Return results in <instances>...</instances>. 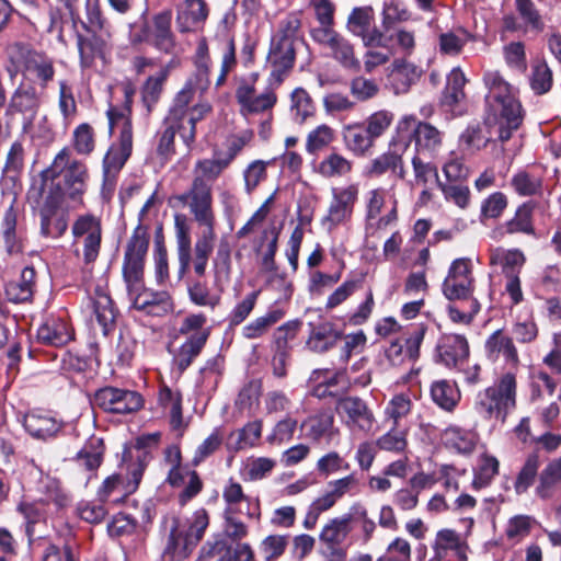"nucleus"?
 <instances>
[{"label": "nucleus", "mask_w": 561, "mask_h": 561, "mask_svg": "<svg viewBox=\"0 0 561 561\" xmlns=\"http://www.w3.org/2000/svg\"><path fill=\"white\" fill-rule=\"evenodd\" d=\"M410 18L411 13L398 0H389L383 3L382 26L385 31H389L397 22H405L410 20Z\"/></svg>", "instance_id": "nucleus-57"}, {"label": "nucleus", "mask_w": 561, "mask_h": 561, "mask_svg": "<svg viewBox=\"0 0 561 561\" xmlns=\"http://www.w3.org/2000/svg\"><path fill=\"white\" fill-rule=\"evenodd\" d=\"M358 190L355 185L345 188H333L332 201L328 214L322 219V225L329 230L335 228L352 216L354 204L357 199Z\"/></svg>", "instance_id": "nucleus-14"}, {"label": "nucleus", "mask_w": 561, "mask_h": 561, "mask_svg": "<svg viewBox=\"0 0 561 561\" xmlns=\"http://www.w3.org/2000/svg\"><path fill=\"white\" fill-rule=\"evenodd\" d=\"M289 535H270L261 542V551L265 561H275L284 554L288 546Z\"/></svg>", "instance_id": "nucleus-62"}, {"label": "nucleus", "mask_w": 561, "mask_h": 561, "mask_svg": "<svg viewBox=\"0 0 561 561\" xmlns=\"http://www.w3.org/2000/svg\"><path fill=\"white\" fill-rule=\"evenodd\" d=\"M431 398L440 409L450 412L457 407L460 392L454 382L437 380L431 386Z\"/></svg>", "instance_id": "nucleus-34"}, {"label": "nucleus", "mask_w": 561, "mask_h": 561, "mask_svg": "<svg viewBox=\"0 0 561 561\" xmlns=\"http://www.w3.org/2000/svg\"><path fill=\"white\" fill-rule=\"evenodd\" d=\"M301 13L290 12L279 22L272 36L267 60L272 66V76L282 81V76L294 67L296 47L302 43Z\"/></svg>", "instance_id": "nucleus-3"}, {"label": "nucleus", "mask_w": 561, "mask_h": 561, "mask_svg": "<svg viewBox=\"0 0 561 561\" xmlns=\"http://www.w3.org/2000/svg\"><path fill=\"white\" fill-rule=\"evenodd\" d=\"M352 169V163L339 153L329 154L319 164V172L325 178L342 176L348 173Z\"/></svg>", "instance_id": "nucleus-53"}, {"label": "nucleus", "mask_w": 561, "mask_h": 561, "mask_svg": "<svg viewBox=\"0 0 561 561\" xmlns=\"http://www.w3.org/2000/svg\"><path fill=\"white\" fill-rule=\"evenodd\" d=\"M342 136L345 147L356 156H364L375 142L363 123L344 126Z\"/></svg>", "instance_id": "nucleus-31"}, {"label": "nucleus", "mask_w": 561, "mask_h": 561, "mask_svg": "<svg viewBox=\"0 0 561 561\" xmlns=\"http://www.w3.org/2000/svg\"><path fill=\"white\" fill-rule=\"evenodd\" d=\"M444 439L447 447L456 450L459 454H471L477 444V435L457 426L446 428Z\"/></svg>", "instance_id": "nucleus-35"}, {"label": "nucleus", "mask_w": 561, "mask_h": 561, "mask_svg": "<svg viewBox=\"0 0 561 561\" xmlns=\"http://www.w3.org/2000/svg\"><path fill=\"white\" fill-rule=\"evenodd\" d=\"M229 165V159L198 160L194 169V179H202L205 183H213Z\"/></svg>", "instance_id": "nucleus-46"}, {"label": "nucleus", "mask_w": 561, "mask_h": 561, "mask_svg": "<svg viewBox=\"0 0 561 561\" xmlns=\"http://www.w3.org/2000/svg\"><path fill=\"white\" fill-rule=\"evenodd\" d=\"M81 24L89 35L78 34L77 45L80 66L87 69L94 65L96 58H105L111 38V25L101 11L99 0L85 1V20L81 21Z\"/></svg>", "instance_id": "nucleus-4"}, {"label": "nucleus", "mask_w": 561, "mask_h": 561, "mask_svg": "<svg viewBox=\"0 0 561 561\" xmlns=\"http://www.w3.org/2000/svg\"><path fill=\"white\" fill-rule=\"evenodd\" d=\"M353 520L352 514H344L341 517L331 519L322 529L319 540L325 545L327 552L332 557L342 558L344 556L343 549L340 545L351 533V522Z\"/></svg>", "instance_id": "nucleus-16"}, {"label": "nucleus", "mask_w": 561, "mask_h": 561, "mask_svg": "<svg viewBox=\"0 0 561 561\" xmlns=\"http://www.w3.org/2000/svg\"><path fill=\"white\" fill-rule=\"evenodd\" d=\"M103 456V440L101 438H91L84 447L77 454V461L88 470H94L100 467Z\"/></svg>", "instance_id": "nucleus-44"}, {"label": "nucleus", "mask_w": 561, "mask_h": 561, "mask_svg": "<svg viewBox=\"0 0 561 561\" xmlns=\"http://www.w3.org/2000/svg\"><path fill=\"white\" fill-rule=\"evenodd\" d=\"M285 312L279 309H270L264 316L255 318L242 329L243 337L255 340L263 336L270 328L283 319Z\"/></svg>", "instance_id": "nucleus-36"}, {"label": "nucleus", "mask_w": 561, "mask_h": 561, "mask_svg": "<svg viewBox=\"0 0 561 561\" xmlns=\"http://www.w3.org/2000/svg\"><path fill=\"white\" fill-rule=\"evenodd\" d=\"M190 300L199 307L214 310L221 300L219 294L211 290L206 282L195 280L187 288Z\"/></svg>", "instance_id": "nucleus-40"}, {"label": "nucleus", "mask_w": 561, "mask_h": 561, "mask_svg": "<svg viewBox=\"0 0 561 561\" xmlns=\"http://www.w3.org/2000/svg\"><path fill=\"white\" fill-rule=\"evenodd\" d=\"M167 75V71H161L158 76L149 77L146 80L142 87L141 96L148 112H151L152 107L159 101Z\"/></svg>", "instance_id": "nucleus-51"}, {"label": "nucleus", "mask_w": 561, "mask_h": 561, "mask_svg": "<svg viewBox=\"0 0 561 561\" xmlns=\"http://www.w3.org/2000/svg\"><path fill=\"white\" fill-rule=\"evenodd\" d=\"M194 548V545H188V542H186V535L180 529V519L173 518L168 540L163 550V557L169 558L170 560L184 559L192 552Z\"/></svg>", "instance_id": "nucleus-33"}, {"label": "nucleus", "mask_w": 561, "mask_h": 561, "mask_svg": "<svg viewBox=\"0 0 561 561\" xmlns=\"http://www.w3.org/2000/svg\"><path fill=\"white\" fill-rule=\"evenodd\" d=\"M290 111L294 119L299 124L304 123L309 116L313 115V102L308 92L302 88H297L291 93Z\"/></svg>", "instance_id": "nucleus-45"}, {"label": "nucleus", "mask_w": 561, "mask_h": 561, "mask_svg": "<svg viewBox=\"0 0 561 561\" xmlns=\"http://www.w3.org/2000/svg\"><path fill=\"white\" fill-rule=\"evenodd\" d=\"M173 207L186 206L194 220L202 227L215 228L213 208V186L202 179H193L190 188L183 194L175 195L170 201Z\"/></svg>", "instance_id": "nucleus-9"}, {"label": "nucleus", "mask_w": 561, "mask_h": 561, "mask_svg": "<svg viewBox=\"0 0 561 561\" xmlns=\"http://www.w3.org/2000/svg\"><path fill=\"white\" fill-rule=\"evenodd\" d=\"M404 152V145H390L387 152L380 154L370 162L368 169L369 174L379 176L391 171L397 178L403 180L407 174L402 159Z\"/></svg>", "instance_id": "nucleus-23"}, {"label": "nucleus", "mask_w": 561, "mask_h": 561, "mask_svg": "<svg viewBox=\"0 0 561 561\" xmlns=\"http://www.w3.org/2000/svg\"><path fill=\"white\" fill-rule=\"evenodd\" d=\"M374 20L370 7L354 8L347 19V28L355 36L363 35L369 30Z\"/></svg>", "instance_id": "nucleus-52"}, {"label": "nucleus", "mask_w": 561, "mask_h": 561, "mask_svg": "<svg viewBox=\"0 0 561 561\" xmlns=\"http://www.w3.org/2000/svg\"><path fill=\"white\" fill-rule=\"evenodd\" d=\"M561 482V457L550 461L539 474L536 494L546 500L551 497L553 488Z\"/></svg>", "instance_id": "nucleus-39"}, {"label": "nucleus", "mask_w": 561, "mask_h": 561, "mask_svg": "<svg viewBox=\"0 0 561 561\" xmlns=\"http://www.w3.org/2000/svg\"><path fill=\"white\" fill-rule=\"evenodd\" d=\"M466 81V77L459 68H454L450 71L442 96L444 105L454 107L465 99L463 87Z\"/></svg>", "instance_id": "nucleus-37"}, {"label": "nucleus", "mask_w": 561, "mask_h": 561, "mask_svg": "<svg viewBox=\"0 0 561 561\" xmlns=\"http://www.w3.org/2000/svg\"><path fill=\"white\" fill-rule=\"evenodd\" d=\"M18 511L24 518L28 543L32 545L36 539H43L47 522L45 504L42 502L21 503Z\"/></svg>", "instance_id": "nucleus-21"}, {"label": "nucleus", "mask_w": 561, "mask_h": 561, "mask_svg": "<svg viewBox=\"0 0 561 561\" xmlns=\"http://www.w3.org/2000/svg\"><path fill=\"white\" fill-rule=\"evenodd\" d=\"M23 426L31 436L37 439H47L60 431L62 423L50 412L33 410L24 415Z\"/></svg>", "instance_id": "nucleus-18"}, {"label": "nucleus", "mask_w": 561, "mask_h": 561, "mask_svg": "<svg viewBox=\"0 0 561 561\" xmlns=\"http://www.w3.org/2000/svg\"><path fill=\"white\" fill-rule=\"evenodd\" d=\"M209 336V329L193 333L188 339L180 346L179 351L174 355V364L176 365L180 373L186 370L193 360L201 354Z\"/></svg>", "instance_id": "nucleus-27"}, {"label": "nucleus", "mask_w": 561, "mask_h": 561, "mask_svg": "<svg viewBox=\"0 0 561 561\" xmlns=\"http://www.w3.org/2000/svg\"><path fill=\"white\" fill-rule=\"evenodd\" d=\"M433 550L435 552V558L438 560L444 558L447 550H456L459 557L465 558L461 553L462 542L460 537L451 529H442L437 533Z\"/></svg>", "instance_id": "nucleus-43"}, {"label": "nucleus", "mask_w": 561, "mask_h": 561, "mask_svg": "<svg viewBox=\"0 0 561 561\" xmlns=\"http://www.w3.org/2000/svg\"><path fill=\"white\" fill-rule=\"evenodd\" d=\"M332 58L346 70H360V61L355 56L354 46L343 36H340L330 47Z\"/></svg>", "instance_id": "nucleus-38"}, {"label": "nucleus", "mask_w": 561, "mask_h": 561, "mask_svg": "<svg viewBox=\"0 0 561 561\" xmlns=\"http://www.w3.org/2000/svg\"><path fill=\"white\" fill-rule=\"evenodd\" d=\"M93 403L105 412L124 414L141 409L144 400L136 391L104 387L94 393Z\"/></svg>", "instance_id": "nucleus-10"}, {"label": "nucleus", "mask_w": 561, "mask_h": 561, "mask_svg": "<svg viewBox=\"0 0 561 561\" xmlns=\"http://www.w3.org/2000/svg\"><path fill=\"white\" fill-rule=\"evenodd\" d=\"M438 354L442 362L448 366L453 367L458 364L459 360H462L469 355V345L463 335L459 334H449L445 335L439 345H438Z\"/></svg>", "instance_id": "nucleus-29"}, {"label": "nucleus", "mask_w": 561, "mask_h": 561, "mask_svg": "<svg viewBox=\"0 0 561 561\" xmlns=\"http://www.w3.org/2000/svg\"><path fill=\"white\" fill-rule=\"evenodd\" d=\"M530 388L531 401H538L543 398L545 393L552 396L557 389V382L548 373L539 370L533 375Z\"/></svg>", "instance_id": "nucleus-61"}, {"label": "nucleus", "mask_w": 561, "mask_h": 561, "mask_svg": "<svg viewBox=\"0 0 561 561\" xmlns=\"http://www.w3.org/2000/svg\"><path fill=\"white\" fill-rule=\"evenodd\" d=\"M414 144L416 153L434 157L442 147L443 133L430 123L421 122L415 129Z\"/></svg>", "instance_id": "nucleus-28"}, {"label": "nucleus", "mask_w": 561, "mask_h": 561, "mask_svg": "<svg viewBox=\"0 0 561 561\" xmlns=\"http://www.w3.org/2000/svg\"><path fill=\"white\" fill-rule=\"evenodd\" d=\"M35 276L36 272L33 267H24L18 280L7 284L5 296L8 300L14 304L30 301L34 294Z\"/></svg>", "instance_id": "nucleus-30"}, {"label": "nucleus", "mask_w": 561, "mask_h": 561, "mask_svg": "<svg viewBox=\"0 0 561 561\" xmlns=\"http://www.w3.org/2000/svg\"><path fill=\"white\" fill-rule=\"evenodd\" d=\"M516 407V378L504 374L493 386L479 392L474 408L484 419L505 422L508 413Z\"/></svg>", "instance_id": "nucleus-6"}, {"label": "nucleus", "mask_w": 561, "mask_h": 561, "mask_svg": "<svg viewBox=\"0 0 561 561\" xmlns=\"http://www.w3.org/2000/svg\"><path fill=\"white\" fill-rule=\"evenodd\" d=\"M394 115L387 110H380L370 114L363 123L374 140L385 134L393 122Z\"/></svg>", "instance_id": "nucleus-55"}, {"label": "nucleus", "mask_w": 561, "mask_h": 561, "mask_svg": "<svg viewBox=\"0 0 561 561\" xmlns=\"http://www.w3.org/2000/svg\"><path fill=\"white\" fill-rule=\"evenodd\" d=\"M153 203L154 194H152L141 207L138 214V225L126 244L123 260V277L130 284L129 286L137 285L142 276L150 241L148 227L142 224V220Z\"/></svg>", "instance_id": "nucleus-8"}, {"label": "nucleus", "mask_w": 561, "mask_h": 561, "mask_svg": "<svg viewBox=\"0 0 561 561\" xmlns=\"http://www.w3.org/2000/svg\"><path fill=\"white\" fill-rule=\"evenodd\" d=\"M124 280L127 284L129 295L133 296V307L135 309L154 317L164 316L172 310L171 298L167 291L141 288L142 278L134 286H129L130 284L125 278Z\"/></svg>", "instance_id": "nucleus-12"}, {"label": "nucleus", "mask_w": 561, "mask_h": 561, "mask_svg": "<svg viewBox=\"0 0 561 561\" xmlns=\"http://www.w3.org/2000/svg\"><path fill=\"white\" fill-rule=\"evenodd\" d=\"M535 205L531 202L522 204L515 211L512 219L507 220L501 226L502 233L515 234L525 233L529 236L535 234V227L533 224V214Z\"/></svg>", "instance_id": "nucleus-32"}, {"label": "nucleus", "mask_w": 561, "mask_h": 561, "mask_svg": "<svg viewBox=\"0 0 561 561\" xmlns=\"http://www.w3.org/2000/svg\"><path fill=\"white\" fill-rule=\"evenodd\" d=\"M58 209H54L46 218L43 217V207L39 210L41 216V233L45 237L59 238L68 228V219L65 215H59L56 218Z\"/></svg>", "instance_id": "nucleus-54"}, {"label": "nucleus", "mask_w": 561, "mask_h": 561, "mask_svg": "<svg viewBox=\"0 0 561 561\" xmlns=\"http://www.w3.org/2000/svg\"><path fill=\"white\" fill-rule=\"evenodd\" d=\"M72 144L79 154L89 156L95 147V134L92 126L88 123L77 126L73 130Z\"/></svg>", "instance_id": "nucleus-48"}, {"label": "nucleus", "mask_w": 561, "mask_h": 561, "mask_svg": "<svg viewBox=\"0 0 561 561\" xmlns=\"http://www.w3.org/2000/svg\"><path fill=\"white\" fill-rule=\"evenodd\" d=\"M36 339L43 345L64 347L73 340V332L62 318L48 317L38 327Z\"/></svg>", "instance_id": "nucleus-17"}, {"label": "nucleus", "mask_w": 561, "mask_h": 561, "mask_svg": "<svg viewBox=\"0 0 561 561\" xmlns=\"http://www.w3.org/2000/svg\"><path fill=\"white\" fill-rule=\"evenodd\" d=\"M539 468V457L537 454H530L523 468L520 469L514 488L517 494L525 493L529 486L534 483Z\"/></svg>", "instance_id": "nucleus-49"}, {"label": "nucleus", "mask_w": 561, "mask_h": 561, "mask_svg": "<svg viewBox=\"0 0 561 561\" xmlns=\"http://www.w3.org/2000/svg\"><path fill=\"white\" fill-rule=\"evenodd\" d=\"M336 411L347 416V424L356 426L360 431H369L374 416L367 404L358 397H346L337 401Z\"/></svg>", "instance_id": "nucleus-20"}, {"label": "nucleus", "mask_w": 561, "mask_h": 561, "mask_svg": "<svg viewBox=\"0 0 561 561\" xmlns=\"http://www.w3.org/2000/svg\"><path fill=\"white\" fill-rule=\"evenodd\" d=\"M133 135L128 126L119 133L118 145H112L103 158V175L105 179L116 175L131 154Z\"/></svg>", "instance_id": "nucleus-19"}, {"label": "nucleus", "mask_w": 561, "mask_h": 561, "mask_svg": "<svg viewBox=\"0 0 561 561\" xmlns=\"http://www.w3.org/2000/svg\"><path fill=\"white\" fill-rule=\"evenodd\" d=\"M486 357L496 362L503 357L506 363L517 365L519 363L517 350L513 343V339L504 334L503 330L494 331L485 341L484 345Z\"/></svg>", "instance_id": "nucleus-24"}, {"label": "nucleus", "mask_w": 561, "mask_h": 561, "mask_svg": "<svg viewBox=\"0 0 561 561\" xmlns=\"http://www.w3.org/2000/svg\"><path fill=\"white\" fill-rule=\"evenodd\" d=\"M350 92L358 102H367L379 93V85L374 79L357 76L350 81Z\"/></svg>", "instance_id": "nucleus-50"}, {"label": "nucleus", "mask_w": 561, "mask_h": 561, "mask_svg": "<svg viewBox=\"0 0 561 561\" xmlns=\"http://www.w3.org/2000/svg\"><path fill=\"white\" fill-rule=\"evenodd\" d=\"M209 525V517L206 510H197L190 522L188 529L185 531L186 542L194 545L195 547L203 539L205 530Z\"/></svg>", "instance_id": "nucleus-58"}, {"label": "nucleus", "mask_w": 561, "mask_h": 561, "mask_svg": "<svg viewBox=\"0 0 561 561\" xmlns=\"http://www.w3.org/2000/svg\"><path fill=\"white\" fill-rule=\"evenodd\" d=\"M172 11L163 10L152 18V44L160 51L170 54L175 47V37L171 30Z\"/></svg>", "instance_id": "nucleus-25"}, {"label": "nucleus", "mask_w": 561, "mask_h": 561, "mask_svg": "<svg viewBox=\"0 0 561 561\" xmlns=\"http://www.w3.org/2000/svg\"><path fill=\"white\" fill-rule=\"evenodd\" d=\"M483 82L488 89L485 124L495 128L499 139L505 142L522 125V105L515 98L512 85L499 71L484 72Z\"/></svg>", "instance_id": "nucleus-2"}, {"label": "nucleus", "mask_w": 561, "mask_h": 561, "mask_svg": "<svg viewBox=\"0 0 561 561\" xmlns=\"http://www.w3.org/2000/svg\"><path fill=\"white\" fill-rule=\"evenodd\" d=\"M262 423L261 421H253L244 425L238 433L232 448L236 450L253 447L257 439L261 437Z\"/></svg>", "instance_id": "nucleus-63"}, {"label": "nucleus", "mask_w": 561, "mask_h": 561, "mask_svg": "<svg viewBox=\"0 0 561 561\" xmlns=\"http://www.w3.org/2000/svg\"><path fill=\"white\" fill-rule=\"evenodd\" d=\"M93 309L103 333L107 334L113 329L116 318L112 298L104 293L98 294L93 300Z\"/></svg>", "instance_id": "nucleus-41"}, {"label": "nucleus", "mask_w": 561, "mask_h": 561, "mask_svg": "<svg viewBox=\"0 0 561 561\" xmlns=\"http://www.w3.org/2000/svg\"><path fill=\"white\" fill-rule=\"evenodd\" d=\"M511 184L514 187L515 192L520 196H533L541 191V181L530 175L525 171H520L516 173L512 180Z\"/></svg>", "instance_id": "nucleus-60"}, {"label": "nucleus", "mask_w": 561, "mask_h": 561, "mask_svg": "<svg viewBox=\"0 0 561 561\" xmlns=\"http://www.w3.org/2000/svg\"><path fill=\"white\" fill-rule=\"evenodd\" d=\"M14 203L15 201L13 199L5 209L0 225V234L3 239L5 251L9 254L23 253L27 241L25 229L19 222V209Z\"/></svg>", "instance_id": "nucleus-13"}, {"label": "nucleus", "mask_w": 561, "mask_h": 561, "mask_svg": "<svg viewBox=\"0 0 561 561\" xmlns=\"http://www.w3.org/2000/svg\"><path fill=\"white\" fill-rule=\"evenodd\" d=\"M45 91L39 90L34 82L21 81L7 96L4 104V116L8 119L21 117V133L31 135L34 122L44 102Z\"/></svg>", "instance_id": "nucleus-7"}, {"label": "nucleus", "mask_w": 561, "mask_h": 561, "mask_svg": "<svg viewBox=\"0 0 561 561\" xmlns=\"http://www.w3.org/2000/svg\"><path fill=\"white\" fill-rule=\"evenodd\" d=\"M443 293L450 301L474 299L472 297L473 277L445 278L443 282Z\"/></svg>", "instance_id": "nucleus-42"}, {"label": "nucleus", "mask_w": 561, "mask_h": 561, "mask_svg": "<svg viewBox=\"0 0 561 561\" xmlns=\"http://www.w3.org/2000/svg\"><path fill=\"white\" fill-rule=\"evenodd\" d=\"M332 425L333 415L330 412H322L306 420L301 424V430L307 437L318 440L329 432Z\"/></svg>", "instance_id": "nucleus-47"}, {"label": "nucleus", "mask_w": 561, "mask_h": 561, "mask_svg": "<svg viewBox=\"0 0 561 561\" xmlns=\"http://www.w3.org/2000/svg\"><path fill=\"white\" fill-rule=\"evenodd\" d=\"M308 347L316 353H324L332 348L342 337V332L330 322L322 320L318 323L309 322Z\"/></svg>", "instance_id": "nucleus-22"}, {"label": "nucleus", "mask_w": 561, "mask_h": 561, "mask_svg": "<svg viewBox=\"0 0 561 561\" xmlns=\"http://www.w3.org/2000/svg\"><path fill=\"white\" fill-rule=\"evenodd\" d=\"M42 181L47 184L48 192L43 204V217L46 218L54 209H59L67 201L77 205L83 204L89 180L88 167L84 162L71 158L68 148H62L51 164L41 172Z\"/></svg>", "instance_id": "nucleus-1"}, {"label": "nucleus", "mask_w": 561, "mask_h": 561, "mask_svg": "<svg viewBox=\"0 0 561 561\" xmlns=\"http://www.w3.org/2000/svg\"><path fill=\"white\" fill-rule=\"evenodd\" d=\"M334 139V131L328 125H320L309 133L306 142V149L310 153H314L329 146Z\"/></svg>", "instance_id": "nucleus-64"}, {"label": "nucleus", "mask_w": 561, "mask_h": 561, "mask_svg": "<svg viewBox=\"0 0 561 561\" xmlns=\"http://www.w3.org/2000/svg\"><path fill=\"white\" fill-rule=\"evenodd\" d=\"M208 14L205 0H184L176 8V27L181 33L195 32L205 24Z\"/></svg>", "instance_id": "nucleus-15"}, {"label": "nucleus", "mask_w": 561, "mask_h": 561, "mask_svg": "<svg viewBox=\"0 0 561 561\" xmlns=\"http://www.w3.org/2000/svg\"><path fill=\"white\" fill-rule=\"evenodd\" d=\"M530 87L536 94H545L552 87V71L547 62L540 61L533 67Z\"/></svg>", "instance_id": "nucleus-59"}, {"label": "nucleus", "mask_w": 561, "mask_h": 561, "mask_svg": "<svg viewBox=\"0 0 561 561\" xmlns=\"http://www.w3.org/2000/svg\"><path fill=\"white\" fill-rule=\"evenodd\" d=\"M9 60L11 66L8 72L11 78L22 73L24 79L32 77L37 82V88L45 91L49 82L55 77V66L53 58L47 55L30 48L22 43H15L9 50Z\"/></svg>", "instance_id": "nucleus-5"}, {"label": "nucleus", "mask_w": 561, "mask_h": 561, "mask_svg": "<svg viewBox=\"0 0 561 561\" xmlns=\"http://www.w3.org/2000/svg\"><path fill=\"white\" fill-rule=\"evenodd\" d=\"M414 116H403L397 124L396 136L391 140V146L404 145V151L414 139L415 129L420 125Z\"/></svg>", "instance_id": "nucleus-56"}, {"label": "nucleus", "mask_w": 561, "mask_h": 561, "mask_svg": "<svg viewBox=\"0 0 561 561\" xmlns=\"http://www.w3.org/2000/svg\"><path fill=\"white\" fill-rule=\"evenodd\" d=\"M174 228L179 260V277L182 278L187 273L192 261L196 275L199 277L204 276L208 260L195 256L192 259L191 230L184 215L176 214L174 216Z\"/></svg>", "instance_id": "nucleus-11"}, {"label": "nucleus", "mask_w": 561, "mask_h": 561, "mask_svg": "<svg viewBox=\"0 0 561 561\" xmlns=\"http://www.w3.org/2000/svg\"><path fill=\"white\" fill-rule=\"evenodd\" d=\"M421 76V70L404 59H397L392 64L389 73V81L396 94H402L409 91Z\"/></svg>", "instance_id": "nucleus-26"}]
</instances>
